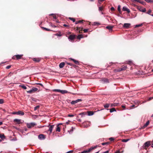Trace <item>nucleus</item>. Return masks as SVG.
<instances>
[{
    "label": "nucleus",
    "mask_w": 153,
    "mask_h": 153,
    "mask_svg": "<svg viewBox=\"0 0 153 153\" xmlns=\"http://www.w3.org/2000/svg\"><path fill=\"white\" fill-rule=\"evenodd\" d=\"M75 35H70L68 39L71 40H73L74 39H75Z\"/></svg>",
    "instance_id": "ddd939ff"
},
{
    "label": "nucleus",
    "mask_w": 153,
    "mask_h": 153,
    "mask_svg": "<svg viewBox=\"0 0 153 153\" xmlns=\"http://www.w3.org/2000/svg\"><path fill=\"white\" fill-rule=\"evenodd\" d=\"M62 124V123H59V124L57 125L56 128V131L60 132V127L59 126L60 125H61Z\"/></svg>",
    "instance_id": "4468645a"
},
{
    "label": "nucleus",
    "mask_w": 153,
    "mask_h": 153,
    "mask_svg": "<svg viewBox=\"0 0 153 153\" xmlns=\"http://www.w3.org/2000/svg\"><path fill=\"white\" fill-rule=\"evenodd\" d=\"M79 28H80V27H76V30H79Z\"/></svg>",
    "instance_id": "bf43d9fd"
},
{
    "label": "nucleus",
    "mask_w": 153,
    "mask_h": 153,
    "mask_svg": "<svg viewBox=\"0 0 153 153\" xmlns=\"http://www.w3.org/2000/svg\"><path fill=\"white\" fill-rule=\"evenodd\" d=\"M74 128L73 127H72L71 129L69 131L70 132H72L74 130Z\"/></svg>",
    "instance_id": "6e6d98bb"
},
{
    "label": "nucleus",
    "mask_w": 153,
    "mask_h": 153,
    "mask_svg": "<svg viewBox=\"0 0 153 153\" xmlns=\"http://www.w3.org/2000/svg\"><path fill=\"white\" fill-rule=\"evenodd\" d=\"M38 89V88H36L33 87L30 90L27 91V92L28 93L31 94L34 92L36 91Z\"/></svg>",
    "instance_id": "0eeeda50"
},
{
    "label": "nucleus",
    "mask_w": 153,
    "mask_h": 153,
    "mask_svg": "<svg viewBox=\"0 0 153 153\" xmlns=\"http://www.w3.org/2000/svg\"><path fill=\"white\" fill-rule=\"evenodd\" d=\"M36 125V123H27L26 124L27 127L29 128H31L33 127Z\"/></svg>",
    "instance_id": "7ed1b4c3"
},
{
    "label": "nucleus",
    "mask_w": 153,
    "mask_h": 153,
    "mask_svg": "<svg viewBox=\"0 0 153 153\" xmlns=\"http://www.w3.org/2000/svg\"><path fill=\"white\" fill-rule=\"evenodd\" d=\"M111 10L112 11H114V8L113 7H112L111 8Z\"/></svg>",
    "instance_id": "5fc2aeb1"
},
{
    "label": "nucleus",
    "mask_w": 153,
    "mask_h": 153,
    "mask_svg": "<svg viewBox=\"0 0 153 153\" xmlns=\"http://www.w3.org/2000/svg\"><path fill=\"white\" fill-rule=\"evenodd\" d=\"M4 103V100L2 99H0V104H2Z\"/></svg>",
    "instance_id": "c03bdc74"
},
{
    "label": "nucleus",
    "mask_w": 153,
    "mask_h": 153,
    "mask_svg": "<svg viewBox=\"0 0 153 153\" xmlns=\"http://www.w3.org/2000/svg\"><path fill=\"white\" fill-rule=\"evenodd\" d=\"M151 142L150 141H148L144 143L143 145V148L145 149H146L147 148L150 146L151 145L150 143Z\"/></svg>",
    "instance_id": "39448f33"
},
{
    "label": "nucleus",
    "mask_w": 153,
    "mask_h": 153,
    "mask_svg": "<svg viewBox=\"0 0 153 153\" xmlns=\"http://www.w3.org/2000/svg\"><path fill=\"white\" fill-rule=\"evenodd\" d=\"M21 120L18 119H15L14 120V122H16L18 124H20L21 123Z\"/></svg>",
    "instance_id": "aec40b11"
},
{
    "label": "nucleus",
    "mask_w": 153,
    "mask_h": 153,
    "mask_svg": "<svg viewBox=\"0 0 153 153\" xmlns=\"http://www.w3.org/2000/svg\"><path fill=\"white\" fill-rule=\"evenodd\" d=\"M67 64L68 65H70L71 66L72 65V64L71 63H67Z\"/></svg>",
    "instance_id": "680f3d73"
},
{
    "label": "nucleus",
    "mask_w": 153,
    "mask_h": 153,
    "mask_svg": "<svg viewBox=\"0 0 153 153\" xmlns=\"http://www.w3.org/2000/svg\"><path fill=\"white\" fill-rule=\"evenodd\" d=\"M113 27L114 26L109 25L106 26V28L109 30V32H111L112 30V29Z\"/></svg>",
    "instance_id": "1a4fd4ad"
},
{
    "label": "nucleus",
    "mask_w": 153,
    "mask_h": 153,
    "mask_svg": "<svg viewBox=\"0 0 153 153\" xmlns=\"http://www.w3.org/2000/svg\"><path fill=\"white\" fill-rule=\"evenodd\" d=\"M140 3L143 4V5H144V4L145 3V2L143 1H140L139 2Z\"/></svg>",
    "instance_id": "09e8293b"
},
{
    "label": "nucleus",
    "mask_w": 153,
    "mask_h": 153,
    "mask_svg": "<svg viewBox=\"0 0 153 153\" xmlns=\"http://www.w3.org/2000/svg\"><path fill=\"white\" fill-rule=\"evenodd\" d=\"M129 140V139H122L121 140V141L123 142H126Z\"/></svg>",
    "instance_id": "7c9ffc66"
},
{
    "label": "nucleus",
    "mask_w": 153,
    "mask_h": 153,
    "mask_svg": "<svg viewBox=\"0 0 153 153\" xmlns=\"http://www.w3.org/2000/svg\"><path fill=\"white\" fill-rule=\"evenodd\" d=\"M83 21H84L83 20H79V21H76L75 22V24H77L79 23H83Z\"/></svg>",
    "instance_id": "473e14b6"
},
{
    "label": "nucleus",
    "mask_w": 153,
    "mask_h": 153,
    "mask_svg": "<svg viewBox=\"0 0 153 153\" xmlns=\"http://www.w3.org/2000/svg\"><path fill=\"white\" fill-rule=\"evenodd\" d=\"M100 25V24L98 22H94V25Z\"/></svg>",
    "instance_id": "37998d69"
},
{
    "label": "nucleus",
    "mask_w": 153,
    "mask_h": 153,
    "mask_svg": "<svg viewBox=\"0 0 153 153\" xmlns=\"http://www.w3.org/2000/svg\"><path fill=\"white\" fill-rule=\"evenodd\" d=\"M23 55V54L15 55L13 56L12 58L13 59H15L16 58V60H18L21 59Z\"/></svg>",
    "instance_id": "f03ea898"
},
{
    "label": "nucleus",
    "mask_w": 153,
    "mask_h": 153,
    "mask_svg": "<svg viewBox=\"0 0 153 153\" xmlns=\"http://www.w3.org/2000/svg\"><path fill=\"white\" fill-rule=\"evenodd\" d=\"M110 104H106L104 106L105 108H108L109 107Z\"/></svg>",
    "instance_id": "f704fd0d"
},
{
    "label": "nucleus",
    "mask_w": 153,
    "mask_h": 153,
    "mask_svg": "<svg viewBox=\"0 0 153 153\" xmlns=\"http://www.w3.org/2000/svg\"><path fill=\"white\" fill-rule=\"evenodd\" d=\"M149 120H148L146 122V124H145L144 125V126H143V127L142 128H145L146 127L149 125Z\"/></svg>",
    "instance_id": "412c9836"
},
{
    "label": "nucleus",
    "mask_w": 153,
    "mask_h": 153,
    "mask_svg": "<svg viewBox=\"0 0 153 153\" xmlns=\"http://www.w3.org/2000/svg\"><path fill=\"white\" fill-rule=\"evenodd\" d=\"M65 65V63L64 62H62L59 64V67L60 68H63Z\"/></svg>",
    "instance_id": "a211bd4d"
},
{
    "label": "nucleus",
    "mask_w": 153,
    "mask_h": 153,
    "mask_svg": "<svg viewBox=\"0 0 153 153\" xmlns=\"http://www.w3.org/2000/svg\"><path fill=\"white\" fill-rule=\"evenodd\" d=\"M121 68L122 71H124L126 70L127 68V66H123Z\"/></svg>",
    "instance_id": "c756f323"
},
{
    "label": "nucleus",
    "mask_w": 153,
    "mask_h": 153,
    "mask_svg": "<svg viewBox=\"0 0 153 153\" xmlns=\"http://www.w3.org/2000/svg\"><path fill=\"white\" fill-rule=\"evenodd\" d=\"M115 106V104H111V107H112L113 106Z\"/></svg>",
    "instance_id": "338daca9"
},
{
    "label": "nucleus",
    "mask_w": 153,
    "mask_h": 153,
    "mask_svg": "<svg viewBox=\"0 0 153 153\" xmlns=\"http://www.w3.org/2000/svg\"><path fill=\"white\" fill-rule=\"evenodd\" d=\"M36 84L37 85H40V86H41L42 87H43V85L41 83H36Z\"/></svg>",
    "instance_id": "864d4df0"
},
{
    "label": "nucleus",
    "mask_w": 153,
    "mask_h": 153,
    "mask_svg": "<svg viewBox=\"0 0 153 153\" xmlns=\"http://www.w3.org/2000/svg\"><path fill=\"white\" fill-rule=\"evenodd\" d=\"M33 61L35 62H38L40 61V59L39 58H33Z\"/></svg>",
    "instance_id": "dca6fc26"
},
{
    "label": "nucleus",
    "mask_w": 153,
    "mask_h": 153,
    "mask_svg": "<svg viewBox=\"0 0 153 153\" xmlns=\"http://www.w3.org/2000/svg\"><path fill=\"white\" fill-rule=\"evenodd\" d=\"M103 7H99V11H102L103 10Z\"/></svg>",
    "instance_id": "79ce46f5"
},
{
    "label": "nucleus",
    "mask_w": 153,
    "mask_h": 153,
    "mask_svg": "<svg viewBox=\"0 0 153 153\" xmlns=\"http://www.w3.org/2000/svg\"><path fill=\"white\" fill-rule=\"evenodd\" d=\"M80 27V28H79V29H80V30H79V33H82V32H81V31H82V30H83V28L82 27Z\"/></svg>",
    "instance_id": "de8ad7c7"
},
{
    "label": "nucleus",
    "mask_w": 153,
    "mask_h": 153,
    "mask_svg": "<svg viewBox=\"0 0 153 153\" xmlns=\"http://www.w3.org/2000/svg\"><path fill=\"white\" fill-rule=\"evenodd\" d=\"M5 136L4 134H0V138L2 139L5 138Z\"/></svg>",
    "instance_id": "393cba45"
},
{
    "label": "nucleus",
    "mask_w": 153,
    "mask_h": 153,
    "mask_svg": "<svg viewBox=\"0 0 153 153\" xmlns=\"http://www.w3.org/2000/svg\"><path fill=\"white\" fill-rule=\"evenodd\" d=\"M41 28L43 30H45L46 31H51L52 30H51L50 29L43 27H42Z\"/></svg>",
    "instance_id": "bb28decb"
},
{
    "label": "nucleus",
    "mask_w": 153,
    "mask_h": 153,
    "mask_svg": "<svg viewBox=\"0 0 153 153\" xmlns=\"http://www.w3.org/2000/svg\"><path fill=\"white\" fill-rule=\"evenodd\" d=\"M122 10L123 11H126L128 13H129L130 12L129 9L126 7H123V8Z\"/></svg>",
    "instance_id": "9b49d317"
},
{
    "label": "nucleus",
    "mask_w": 153,
    "mask_h": 153,
    "mask_svg": "<svg viewBox=\"0 0 153 153\" xmlns=\"http://www.w3.org/2000/svg\"><path fill=\"white\" fill-rule=\"evenodd\" d=\"M55 92H59L61 93L64 94L65 93H67L68 92V91L66 90H61L59 89H54L53 90Z\"/></svg>",
    "instance_id": "423d86ee"
},
{
    "label": "nucleus",
    "mask_w": 153,
    "mask_h": 153,
    "mask_svg": "<svg viewBox=\"0 0 153 153\" xmlns=\"http://www.w3.org/2000/svg\"><path fill=\"white\" fill-rule=\"evenodd\" d=\"M134 1H137V2H139L140 0H134Z\"/></svg>",
    "instance_id": "69168bd1"
},
{
    "label": "nucleus",
    "mask_w": 153,
    "mask_h": 153,
    "mask_svg": "<svg viewBox=\"0 0 153 153\" xmlns=\"http://www.w3.org/2000/svg\"><path fill=\"white\" fill-rule=\"evenodd\" d=\"M40 107L39 105H37L34 108V111H35L37 110V109L39 108Z\"/></svg>",
    "instance_id": "4c0bfd02"
},
{
    "label": "nucleus",
    "mask_w": 153,
    "mask_h": 153,
    "mask_svg": "<svg viewBox=\"0 0 153 153\" xmlns=\"http://www.w3.org/2000/svg\"><path fill=\"white\" fill-rule=\"evenodd\" d=\"M88 114L89 116H91L94 114V112L92 111H87Z\"/></svg>",
    "instance_id": "4be33fe9"
},
{
    "label": "nucleus",
    "mask_w": 153,
    "mask_h": 153,
    "mask_svg": "<svg viewBox=\"0 0 153 153\" xmlns=\"http://www.w3.org/2000/svg\"><path fill=\"white\" fill-rule=\"evenodd\" d=\"M100 147L99 146V145H96L94 147H91L89 149L87 150H85L81 153H89L91 152L92 150L96 149L98 147Z\"/></svg>",
    "instance_id": "f257e3e1"
},
{
    "label": "nucleus",
    "mask_w": 153,
    "mask_h": 153,
    "mask_svg": "<svg viewBox=\"0 0 153 153\" xmlns=\"http://www.w3.org/2000/svg\"><path fill=\"white\" fill-rule=\"evenodd\" d=\"M63 26L65 27H66L67 28H70V26L69 25H67L66 24H64Z\"/></svg>",
    "instance_id": "e433bc0d"
},
{
    "label": "nucleus",
    "mask_w": 153,
    "mask_h": 153,
    "mask_svg": "<svg viewBox=\"0 0 153 153\" xmlns=\"http://www.w3.org/2000/svg\"><path fill=\"white\" fill-rule=\"evenodd\" d=\"M117 10L119 13L120 14H121L122 13V12L120 10V5H119L118 6Z\"/></svg>",
    "instance_id": "b1692460"
},
{
    "label": "nucleus",
    "mask_w": 153,
    "mask_h": 153,
    "mask_svg": "<svg viewBox=\"0 0 153 153\" xmlns=\"http://www.w3.org/2000/svg\"><path fill=\"white\" fill-rule=\"evenodd\" d=\"M143 25L142 24H139V25H135V27H141Z\"/></svg>",
    "instance_id": "a19ab883"
},
{
    "label": "nucleus",
    "mask_w": 153,
    "mask_h": 153,
    "mask_svg": "<svg viewBox=\"0 0 153 153\" xmlns=\"http://www.w3.org/2000/svg\"><path fill=\"white\" fill-rule=\"evenodd\" d=\"M126 106H125V105H122V107L123 108H125Z\"/></svg>",
    "instance_id": "0e129e2a"
},
{
    "label": "nucleus",
    "mask_w": 153,
    "mask_h": 153,
    "mask_svg": "<svg viewBox=\"0 0 153 153\" xmlns=\"http://www.w3.org/2000/svg\"><path fill=\"white\" fill-rule=\"evenodd\" d=\"M70 59L71 60H72V61H73L76 64V65H79V61H78L77 60H76L75 59H72V58H70Z\"/></svg>",
    "instance_id": "f3484780"
},
{
    "label": "nucleus",
    "mask_w": 153,
    "mask_h": 153,
    "mask_svg": "<svg viewBox=\"0 0 153 153\" xmlns=\"http://www.w3.org/2000/svg\"><path fill=\"white\" fill-rule=\"evenodd\" d=\"M38 138L41 140H44L45 139V135L43 134H40L39 135Z\"/></svg>",
    "instance_id": "9d476101"
},
{
    "label": "nucleus",
    "mask_w": 153,
    "mask_h": 153,
    "mask_svg": "<svg viewBox=\"0 0 153 153\" xmlns=\"http://www.w3.org/2000/svg\"><path fill=\"white\" fill-rule=\"evenodd\" d=\"M11 66L10 65H8L6 67V68L7 69H9L11 68Z\"/></svg>",
    "instance_id": "603ef678"
},
{
    "label": "nucleus",
    "mask_w": 153,
    "mask_h": 153,
    "mask_svg": "<svg viewBox=\"0 0 153 153\" xmlns=\"http://www.w3.org/2000/svg\"><path fill=\"white\" fill-rule=\"evenodd\" d=\"M82 101V100L81 99H78L72 101L70 103L72 105H74L76 103H77V102H81Z\"/></svg>",
    "instance_id": "6e6552de"
},
{
    "label": "nucleus",
    "mask_w": 153,
    "mask_h": 153,
    "mask_svg": "<svg viewBox=\"0 0 153 153\" xmlns=\"http://www.w3.org/2000/svg\"><path fill=\"white\" fill-rule=\"evenodd\" d=\"M109 140H110L111 141H113L114 140V139L113 137H110L109 139Z\"/></svg>",
    "instance_id": "49530a36"
},
{
    "label": "nucleus",
    "mask_w": 153,
    "mask_h": 153,
    "mask_svg": "<svg viewBox=\"0 0 153 153\" xmlns=\"http://www.w3.org/2000/svg\"><path fill=\"white\" fill-rule=\"evenodd\" d=\"M114 111H116V110L114 108H112L110 109V112L111 113L112 112Z\"/></svg>",
    "instance_id": "72a5a7b5"
},
{
    "label": "nucleus",
    "mask_w": 153,
    "mask_h": 153,
    "mask_svg": "<svg viewBox=\"0 0 153 153\" xmlns=\"http://www.w3.org/2000/svg\"><path fill=\"white\" fill-rule=\"evenodd\" d=\"M88 29H85L83 30L84 33H86L88 32Z\"/></svg>",
    "instance_id": "3c124183"
},
{
    "label": "nucleus",
    "mask_w": 153,
    "mask_h": 153,
    "mask_svg": "<svg viewBox=\"0 0 153 153\" xmlns=\"http://www.w3.org/2000/svg\"><path fill=\"white\" fill-rule=\"evenodd\" d=\"M69 19L71 20L73 22H75V19L74 18L69 17Z\"/></svg>",
    "instance_id": "58836bf2"
},
{
    "label": "nucleus",
    "mask_w": 153,
    "mask_h": 153,
    "mask_svg": "<svg viewBox=\"0 0 153 153\" xmlns=\"http://www.w3.org/2000/svg\"><path fill=\"white\" fill-rule=\"evenodd\" d=\"M83 37V36L82 34L79 35L77 36V38L80 39L81 38Z\"/></svg>",
    "instance_id": "c85d7f7f"
},
{
    "label": "nucleus",
    "mask_w": 153,
    "mask_h": 153,
    "mask_svg": "<svg viewBox=\"0 0 153 153\" xmlns=\"http://www.w3.org/2000/svg\"><path fill=\"white\" fill-rule=\"evenodd\" d=\"M110 143L109 142H105V143H102V145H108L109 144H110Z\"/></svg>",
    "instance_id": "2f4dec72"
},
{
    "label": "nucleus",
    "mask_w": 153,
    "mask_h": 153,
    "mask_svg": "<svg viewBox=\"0 0 153 153\" xmlns=\"http://www.w3.org/2000/svg\"><path fill=\"white\" fill-rule=\"evenodd\" d=\"M122 71V70H121V68H120L117 69H115L114 70V71L115 72H119L121 71Z\"/></svg>",
    "instance_id": "a878e982"
},
{
    "label": "nucleus",
    "mask_w": 153,
    "mask_h": 153,
    "mask_svg": "<svg viewBox=\"0 0 153 153\" xmlns=\"http://www.w3.org/2000/svg\"><path fill=\"white\" fill-rule=\"evenodd\" d=\"M54 125H52L50 126L49 128V129L48 130V131L50 132V134H51L52 132L53 128L54 127Z\"/></svg>",
    "instance_id": "2eb2a0df"
},
{
    "label": "nucleus",
    "mask_w": 153,
    "mask_h": 153,
    "mask_svg": "<svg viewBox=\"0 0 153 153\" xmlns=\"http://www.w3.org/2000/svg\"><path fill=\"white\" fill-rule=\"evenodd\" d=\"M115 153H120V152L119 151H117Z\"/></svg>",
    "instance_id": "774afa93"
},
{
    "label": "nucleus",
    "mask_w": 153,
    "mask_h": 153,
    "mask_svg": "<svg viewBox=\"0 0 153 153\" xmlns=\"http://www.w3.org/2000/svg\"><path fill=\"white\" fill-rule=\"evenodd\" d=\"M134 107H135V105H133L131 106V108H133Z\"/></svg>",
    "instance_id": "052dcab7"
},
{
    "label": "nucleus",
    "mask_w": 153,
    "mask_h": 153,
    "mask_svg": "<svg viewBox=\"0 0 153 153\" xmlns=\"http://www.w3.org/2000/svg\"><path fill=\"white\" fill-rule=\"evenodd\" d=\"M73 152V150H71L70 151H69L67 152L66 153H72Z\"/></svg>",
    "instance_id": "4d7b16f0"
},
{
    "label": "nucleus",
    "mask_w": 153,
    "mask_h": 153,
    "mask_svg": "<svg viewBox=\"0 0 153 153\" xmlns=\"http://www.w3.org/2000/svg\"><path fill=\"white\" fill-rule=\"evenodd\" d=\"M153 97H150L149 99V100H152V99H153Z\"/></svg>",
    "instance_id": "e2e57ef3"
},
{
    "label": "nucleus",
    "mask_w": 153,
    "mask_h": 153,
    "mask_svg": "<svg viewBox=\"0 0 153 153\" xmlns=\"http://www.w3.org/2000/svg\"><path fill=\"white\" fill-rule=\"evenodd\" d=\"M126 63L130 65H131L132 64V62L130 60L128 61H126Z\"/></svg>",
    "instance_id": "cd10ccee"
},
{
    "label": "nucleus",
    "mask_w": 153,
    "mask_h": 153,
    "mask_svg": "<svg viewBox=\"0 0 153 153\" xmlns=\"http://www.w3.org/2000/svg\"><path fill=\"white\" fill-rule=\"evenodd\" d=\"M145 1L148 3H152L153 2V0H145Z\"/></svg>",
    "instance_id": "c9c22d12"
},
{
    "label": "nucleus",
    "mask_w": 153,
    "mask_h": 153,
    "mask_svg": "<svg viewBox=\"0 0 153 153\" xmlns=\"http://www.w3.org/2000/svg\"><path fill=\"white\" fill-rule=\"evenodd\" d=\"M12 114H17L22 116L24 114V112L21 111H19L17 112H13Z\"/></svg>",
    "instance_id": "20e7f679"
},
{
    "label": "nucleus",
    "mask_w": 153,
    "mask_h": 153,
    "mask_svg": "<svg viewBox=\"0 0 153 153\" xmlns=\"http://www.w3.org/2000/svg\"><path fill=\"white\" fill-rule=\"evenodd\" d=\"M130 25L131 24L129 23H125L123 26L125 28H128L130 27Z\"/></svg>",
    "instance_id": "f8f14e48"
},
{
    "label": "nucleus",
    "mask_w": 153,
    "mask_h": 153,
    "mask_svg": "<svg viewBox=\"0 0 153 153\" xmlns=\"http://www.w3.org/2000/svg\"><path fill=\"white\" fill-rule=\"evenodd\" d=\"M152 12V10H149L148 12L146 13H147L149 14H150V13Z\"/></svg>",
    "instance_id": "a18cd8bd"
},
{
    "label": "nucleus",
    "mask_w": 153,
    "mask_h": 153,
    "mask_svg": "<svg viewBox=\"0 0 153 153\" xmlns=\"http://www.w3.org/2000/svg\"><path fill=\"white\" fill-rule=\"evenodd\" d=\"M51 26L52 27H56V26L55 25H53L51 24Z\"/></svg>",
    "instance_id": "13d9d810"
},
{
    "label": "nucleus",
    "mask_w": 153,
    "mask_h": 153,
    "mask_svg": "<svg viewBox=\"0 0 153 153\" xmlns=\"http://www.w3.org/2000/svg\"><path fill=\"white\" fill-rule=\"evenodd\" d=\"M68 117H73L74 116V115H73L70 114H68Z\"/></svg>",
    "instance_id": "8fccbe9b"
},
{
    "label": "nucleus",
    "mask_w": 153,
    "mask_h": 153,
    "mask_svg": "<svg viewBox=\"0 0 153 153\" xmlns=\"http://www.w3.org/2000/svg\"><path fill=\"white\" fill-rule=\"evenodd\" d=\"M138 9L140 11L142 12H145L146 11V9L145 8H144L143 9H142L141 7H139L138 8Z\"/></svg>",
    "instance_id": "6ab92c4d"
},
{
    "label": "nucleus",
    "mask_w": 153,
    "mask_h": 153,
    "mask_svg": "<svg viewBox=\"0 0 153 153\" xmlns=\"http://www.w3.org/2000/svg\"><path fill=\"white\" fill-rule=\"evenodd\" d=\"M19 86L21 87L22 88L24 89H27L26 87L24 85H20Z\"/></svg>",
    "instance_id": "ea45409f"
},
{
    "label": "nucleus",
    "mask_w": 153,
    "mask_h": 153,
    "mask_svg": "<svg viewBox=\"0 0 153 153\" xmlns=\"http://www.w3.org/2000/svg\"><path fill=\"white\" fill-rule=\"evenodd\" d=\"M102 81L105 83H108L109 82L108 79L107 78L103 79Z\"/></svg>",
    "instance_id": "5701e85b"
}]
</instances>
